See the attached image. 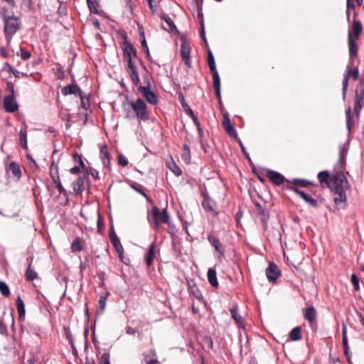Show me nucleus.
I'll list each match as a JSON object with an SVG mask.
<instances>
[{
	"instance_id": "f257e3e1",
	"label": "nucleus",
	"mask_w": 364,
	"mask_h": 364,
	"mask_svg": "<svg viewBox=\"0 0 364 364\" xmlns=\"http://www.w3.org/2000/svg\"><path fill=\"white\" fill-rule=\"evenodd\" d=\"M123 50L124 58L127 62V71L129 73L132 82L135 85H137L140 81L139 76L136 67L132 62V58L136 57V50L134 46L130 43H127L124 44Z\"/></svg>"
},
{
	"instance_id": "f03ea898",
	"label": "nucleus",
	"mask_w": 364,
	"mask_h": 364,
	"mask_svg": "<svg viewBox=\"0 0 364 364\" xmlns=\"http://www.w3.org/2000/svg\"><path fill=\"white\" fill-rule=\"evenodd\" d=\"M331 191L333 193H346L348 186V182L343 171H340L336 174L331 175Z\"/></svg>"
},
{
	"instance_id": "7ed1b4c3",
	"label": "nucleus",
	"mask_w": 364,
	"mask_h": 364,
	"mask_svg": "<svg viewBox=\"0 0 364 364\" xmlns=\"http://www.w3.org/2000/svg\"><path fill=\"white\" fill-rule=\"evenodd\" d=\"M2 18L4 23L5 35L11 38V36L19 29V19L18 17L14 16H8L5 14H2Z\"/></svg>"
},
{
	"instance_id": "20e7f679",
	"label": "nucleus",
	"mask_w": 364,
	"mask_h": 364,
	"mask_svg": "<svg viewBox=\"0 0 364 364\" xmlns=\"http://www.w3.org/2000/svg\"><path fill=\"white\" fill-rule=\"evenodd\" d=\"M353 65L349 64V63L347 65L346 67V72L343 75V80L342 82V96L343 99L345 100L347 94V89L348 86V81L350 76L353 77V79L354 80H356L358 78L359 71L358 68H352V66Z\"/></svg>"
},
{
	"instance_id": "39448f33",
	"label": "nucleus",
	"mask_w": 364,
	"mask_h": 364,
	"mask_svg": "<svg viewBox=\"0 0 364 364\" xmlns=\"http://www.w3.org/2000/svg\"><path fill=\"white\" fill-rule=\"evenodd\" d=\"M130 106L133 109L135 116L144 121L149 119V113L146 111V105L141 99H138L136 102H130Z\"/></svg>"
},
{
	"instance_id": "423d86ee",
	"label": "nucleus",
	"mask_w": 364,
	"mask_h": 364,
	"mask_svg": "<svg viewBox=\"0 0 364 364\" xmlns=\"http://www.w3.org/2000/svg\"><path fill=\"white\" fill-rule=\"evenodd\" d=\"M294 341H296V327L291 331L289 339H287L283 344L285 355L287 358H289L290 360L295 358Z\"/></svg>"
},
{
	"instance_id": "0eeeda50",
	"label": "nucleus",
	"mask_w": 364,
	"mask_h": 364,
	"mask_svg": "<svg viewBox=\"0 0 364 364\" xmlns=\"http://www.w3.org/2000/svg\"><path fill=\"white\" fill-rule=\"evenodd\" d=\"M258 214H259L261 221L264 224V230L266 232L267 237L269 240H270V238L273 239V238H276V237H278L279 239H280L281 235H280V233L278 230H273L272 232L270 233L269 230L267 228V221L269 218V212L265 208L259 207V211Z\"/></svg>"
},
{
	"instance_id": "6e6552de",
	"label": "nucleus",
	"mask_w": 364,
	"mask_h": 364,
	"mask_svg": "<svg viewBox=\"0 0 364 364\" xmlns=\"http://www.w3.org/2000/svg\"><path fill=\"white\" fill-rule=\"evenodd\" d=\"M138 90L149 103L152 105L158 103L157 97L154 92L150 90L149 84L146 87L140 85Z\"/></svg>"
},
{
	"instance_id": "1a4fd4ad",
	"label": "nucleus",
	"mask_w": 364,
	"mask_h": 364,
	"mask_svg": "<svg viewBox=\"0 0 364 364\" xmlns=\"http://www.w3.org/2000/svg\"><path fill=\"white\" fill-rule=\"evenodd\" d=\"M348 48H349V64L353 65L354 60L358 55V46L352 38V33L348 31Z\"/></svg>"
},
{
	"instance_id": "9d476101",
	"label": "nucleus",
	"mask_w": 364,
	"mask_h": 364,
	"mask_svg": "<svg viewBox=\"0 0 364 364\" xmlns=\"http://www.w3.org/2000/svg\"><path fill=\"white\" fill-rule=\"evenodd\" d=\"M190 52L191 47L188 45L187 42L186 41V39L184 38H182L181 44V54L183 60L184 61V63L188 68L191 67V63L190 60Z\"/></svg>"
},
{
	"instance_id": "9b49d317",
	"label": "nucleus",
	"mask_w": 364,
	"mask_h": 364,
	"mask_svg": "<svg viewBox=\"0 0 364 364\" xmlns=\"http://www.w3.org/2000/svg\"><path fill=\"white\" fill-rule=\"evenodd\" d=\"M265 273L269 282L276 281L280 275V271L274 262H269V267L266 269Z\"/></svg>"
},
{
	"instance_id": "f8f14e48",
	"label": "nucleus",
	"mask_w": 364,
	"mask_h": 364,
	"mask_svg": "<svg viewBox=\"0 0 364 364\" xmlns=\"http://www.w3.org/2000/svg\"><path fill=\"white\" fill-rule=\"evenodd\" d=\"M266 176L275 185L279 186L284 182V177L275 171H272L270 169H266Z\"/></svg>"
},
{
	"instance_id": "ddd939ff",
	"label": "nucleus",
	"mask_w": 364,
	"mask_h": 364,
	"mask_svg": "<svg viewBox=\"0 0 364 364\" xmlns=\"http://www.w3.org/2000/svg\"><path fill=\"white\" fill-rule=\"evenodd\" d=\"M317 178L323 188H331L332 178L327 170L320 171L317 175Z\"/></svg>"
},
{
	"instance_id": "4468645a",
	"label": "nucleus",
	"mask_w": 364,
	"mask_h": 364,
	"mask_svg": "<svg viewBox=\"0 0 364 364\" xmlns=\"http://www.w3.org/2000/svg\"><path fill=\"white\" fill-rule=\"evenodd\" d=\"M223 127L227 134L230 136L235 139H237V132L232 124L230 119L228 117V114H223Z\"/></svg>"
},
{
	"instance_id": "2eb2a0df",
	"label": "nucleus",
	"mask_w": 364,
	"mask_h": 364,
	"mask_svg": "<svg viewBox=\"0 0 364 364\" xmlns=\"http://www.w3.org/2000/svg\"><path fill=\"white\" fill-rule=\"evenodd\" d=\"M13 94L14 89L12 88V94L6 96L4 99V107L7 112L10 113L16 112L18 108V105L14 102Z\"/></svg>"
},
{
	"instance_id": "dca6fc26",
	"label": "nucleus",
	"mask_w": 364,
	"mask_h": 364,
	"mask_svg": "<svg viewBox=\"0 0 364 364\" xmlns=\"http://www.w3.org/2000/svg\"><path fill=\"white\" fill-rule=\"evenodd\" d=\"M302 314L305 319H306L312 326L316 324V311L313 306H309L302 309Z\"/></svg>"
},
{
	"instance_id": "f3484780",
	"label": "nucleus",
	"mask_w": 364,
	"mask_h": 364,
	"mask_svg": "<svg viewBox=\"0 0 364 364\" xmlns=\"http://www.w3.org/2000/svg\"><path fill=\"white\" fill-rule=\"evenodd\" d=\"M109 237H110V240H111L117 252L119 254V257L125 264H127V262L123 260L122 254L124 252V250H123V247L120 242L119 239L118 238V237L116 235V234L114 232H110Z\"/></svg>"
},
{
	"instance_id": "a211bd4d",
	"label": "nucleus",
	"mask_w": 364,
	"mask_h": 364,
	"mask_svg": "<svg viewBox=\"0 0 364 364\" xmlns=\"http://www.w3.org/2000/svg\"><path fill=\"white\" fill-rule=\"evenodd\" d=\"M202 196L203 198L202 202V205L203 208L207 211L213 212L215 210V203L212 201L208 193L206 191H203L202 193Z\"/></svg>"
},
{
	"instance_id": "6ab92c4d",
	"label": "nucleus",
	"mask_w": 364,
	"mask_h": 364,
	"mask_svg": "<svg viewBox=\"0 0 364 364\" xmlns=\"http://www.w3.org/2000/svg\"><path fill=\"white\" fill-rule=\"evenodd\" d=\"M61 92L65 96L71 94L80 95V93L82 92V91L80 90V87L77 85L70 84L64 87L62 89Z\"/></svg>"
},
{
	"instance_id": "aec40b11",
	"label": "nucleus",
	"mask_w": 364,
	"mask_h": 364,
	"mask_svg": "<svg viewBox=\"0 0 364 364\" xmlns=\"http://www.w3.org/2000/svg\"><path fill=\"white\" fill-rule=\"evenodd\" d=\"M297 195H299L306 203L314 208L318 207V202L316 200L313 198L311 195L305 193L303 191L297 189Z\"/></svg>"
},
{
	"instance_id": "412c9836",
	"label": "nucleus",
	"mask_w": 364,
	"mask_h": 364,
	"mask_svg": "<svg viewBox=\"0 0 364 364\" xmlns=\"http://www.w3.org/2000/svg\"><path fill=\"white\" fill-rule=\"evenodd\" d=\"M208 240L214 247L215 251L218 252L220 256H223L224 255V250L222 248V244L219 240L211 235L208 236Z\"/></svg>"
},
{
	"instance_id": "4be33fe9",
	"label": "nucleus",
	"mask_w": 364,
	"mask_h": 364,
	"mask_svg": "<svg viewBox=\"0 0 364 364\" xmlns=\"http://www.w3.org/2000/svg\"><path fill=\"white\" fill-rule=\"evenodd\" d=\"M342 345L344 350V354L348 358V344L347 338V326L345 323L342 326Z\"/></svg>"
},
{
	"instance_id": "5701e85b",
	"label": "nucleus",
	"mask_w": 364,
	"mask_h": 364,
	"mask_svg": "<svg viewBox=\"0 0 364 364\" xmlns=\"http://www.w3.org/2000/svg\"><path fill=\"white\" fill-rule=\"evenodd\" d=\"M232 318L239 326H243L242 317L238 314L237 305H234L230 310Z\"/></svg>"
},
{
	"instance_id": "b1692460",
	"label": "nucleus",
	"mask_w": 364,
	"mask_h": 364,
	"mask_svg": "<svg viewBox=\"0 0 364 364\" xmlns=\"http://www.w3.org/2000/svg\"><path fill=\"white\" fill-rule=\"evenodd\" d=\"M363 31V26L359 21H354L352 25V35L353 34L356 39L359 38Z\"/></svg>"
},
{
	"instance_id": "393cba45",
	"label": "nucleus",
	"mask_w": 364,
	"mask_h": 364,
	"mask_svg": "<svg viewBox=\"0 0 364 364\" xmlns=\"http://www.w3.org/2000/svg\"><path fill=\"white\" fill-rule=\"evenodd\" d=\"M77 158L79 159V160H80V166L82 167V168L83 170H85V171H86V173H87V174L91 175L92 177H94V178H96V179L99 178V176H98V171H96L95 169H94V168H91L90 169V171H88L87 168L85 166V165L84 162L82 161V160L81 159L80 156H78V155L76 154H75L74 158L76 159V158H77Z\"/></svg>"
},
{
	"instance_id": "a878e982",
	"label": "nucleus",
	"mask_w": 364,
	"mask_h": 364,
	"mask_svg": "<svg viewBox=\"0 0 364 364\" xmlns=\"http://www.w3.org/2000/svg\"><path fill=\"white\" fill-rule=\"evenodd\" d=\"M208 279L209 283L213 287H218V282L216 276V272L215 269L210 268L208 271Z\"/></svg>"
},
{
	"instance_id": "bb28decb",
	"label": "nucleus",
	"mask_w": 364,
	"mask_h": 364,
	"mask_svg": "<svg viewBox=\"0 0 364 364\" xmlns=\"http://www.w3.org/2000/svg\"><path fill=\"white\" fill-rule=\"evenodd\" d=\"M16 307L20 318H23L25 316L26 311L23 301L21 299L20 296H17L16 299Z\"/></svg>"
},
{
	"instance_id": "cd10ccee",
	"label": "nucleus",
	"mask_w": 364,
	"mask_h": 364,
	"mask_svg": "<svg viewBox=\"0 0 364 364\" xmlns=\"http://www.w3.org/2000/svg\"><path fill=\"white\" fill-rule=\"evenodd\" d=\"M73 191L80 193H82L84 190V180L82 178H78L75 181L72 183Z\"/></svg>"
},
{
	"instance_id": "c85d7f7f",
	"label": "nucleus",
	"mask_w": 364,
	"mask_h": 364,
	"mask_svg": "<svg viewBox=\"0 0 364 364\" xmlns=\"http://www.w3.org/2000/svg\"><path fill=\"white\" fill-rule=\"evenodd\" d=\"M154 254H155V246L154 244H152L149 247L148 250V253L146 255V263L147 266H151L153 264L154 259Z\"/></svg>"
},
{
	"instance_id": "c756f323",
	"label": "nucleus",
	"mask_w": 364,
	"mask_h": 364,
	"mask_svg": "<svg viewBox=\"0 0 364 364\" xmlns=\"http://www.w3.org/2000/svg\"><path fill=\"white\" fill-rule=\"evenodd\" d=\"M50 177L52 178L53 182H55V181L60 180L58 168L54 161H53L52 164H50Z\"/></svg>"
},
{
	"instance_id": "7c9ffc66",
	"label": "nucleus",
	"mask_w": 364,
	"mask_h": 364,
	"mask_svg": "<svg viewBox=\"0 0 364 364\" xmlns=\"http://www.w3.org/2000/svg\"><path fill=\"white\" fill-rule=\"evenodd\" d=\"M100 157L102 160L103 164L107 166L109 164V154L107 151V146H104L100 149Z\"/></svg>"
},
{
	"instance_id": "2f4dec72",
	"label": "nucleus",
	"mask_w": 364,
	"mask_h": 364,
	"mask_svg": "<svg viewBox=\"0 0 364 364\" xmlns=\"http://www.w3.org/2000/svg\"><path fill=\"white\" fill-rule=\"evenodd\" d=\"M9 170L12 172L14 176L19 178L21 177V170L18 164L12 161L9 164Z\"/></svg>"
},
{
	"instance_id": "473e14b6",
	"label": "nucleus",
	"mask_w": 364,
	"mask_h": 364,
	"mask_svg": "<svg viewBox=\"0 0 364 364\" xmlns=\"http://www.w3.org/2000/svg\"><path fill=\"white\" fill-rule=\"evenodd\" d=\"M26 278L27 280L33 281L38 278V273L31 267V264H29L26 272Z\"/></svg>"
},
{
	"instance_id": "72a5a7b5",
	"label": "nucleus",
	"mask_w": 364,
	"mask_h": 364,
	"mask_svg": "<svg viewBox=\"0 0 364 364\" xmlns=\"http://www.w3.org/2000/svg\"><path fill=\"white\" fill-rule=\"evenodd\" d=\"M363 100L359 97H355L354 99V112L356 116L360 115V110L363 106Z\"/></svg>"
},
{
	"instance_id": "f704fd0d",
	"label": "nucleus",
	"mask_w": 364,
	"mask_h": 364,
	"mask_svg": "<svg viewBox=\"0 0 364 364\" xmlns=\"http://www.w3.org/2000/svg\"><path fill=\"white\" fill-rule=\"evenodd\" d=\"M355 97L364 99V81L363 79L360 80L359 83L357 85Z\"/></svg>"
},
{
	"instance_id": "c9c22d12",
	"label": "nucleus",
	"mask_w": 364,
	"mask_h": 364,
	"mask_svg": "<svg viewBox=\"0 0 364 364\" xmlns=\"http://www.w3.org/2000/svg\"><path fill=\"white\" fill-rule=\"evenodd\" d=\"M159 209L157 207L154 206L152 208V218L154 220V223L155 225V228L156 230H158L159 228Z\"/></svg>"
},
{
	"instance_id": "e433bc0d",
	"label": "nucleus",
	"mask_w": 364,
	"mask_h": 364,
	"mask_svg": "<svg viewBox=\"0 0 364 364\" xmlns=\"http://www.w3.org/2000/svg\"><path fill=\"white\" fill-rule=\"evenodd\" d=\"M161 19H163L167 23L171 31H178L177 28L175 26L173 21L168 15L163 14L161 16Z\"/></svg>"
},
{
	"instance_id": "4c0bfd02",
	"label": "nucleus",
	"mask_w": 364,
	"mask_h": 364,
	"mask_svg": "<svg viewBox=\"0 0 364 364\" xmlns=\"http://www.w3.org/2000/svg\"><path fill=\"white\" fill-rule=\"evenodd\" d=\"M208 63L211 72L217 70L214 56L210 50H209L208 53Z\"/></svg>"
},
{
	"instance_id": "58836bf2",
	"label": "nucleus",
	"mask_w": 364,
	"mask_h": 364,
	"mask_svg": "<svg viewBox=\"0 0 364 364\" xmlns=\"http://www.w3.org/2000/svg\"><path fill=\"white\" fill-rule=\"evenodd\" d=\"M71 249L73 252H80L82 250V246L81 245V241L79 237H76L71 245Z\"/></svg>"
},
{
	"instance_id": "ea45409f",
	"label": "nucleus",
	"mask_w": 364,
	"mask_h": 364,
	"mask_svg": "<svg viewBox=\"0 0 364 364\" xmlns=\"http://www.w3.org/2000/svg\"><path fill=\"white\" fill-rule=\"evenodd\" d=\"M169 169L176 175L180 176L182 173L181 169L179 166L173 161L168 164Z\"/></svg>"
},
{
	"instance_id": "a19ab883",
	"label": "nucleus",
	"mask_w": 364,
	"mask_h": 364,
	"mask_svg": "<svg viewBox=\"0 0 364 364\" xmlns=\"http://www.w3.org/2000/svg\"><path fill=\"white\" fill-rule=\"evenodd\" d=\"M159 222L161 221L164 223H169V216L166 209H163L161 212L159 211Z\"/></svg>"
},
{
	"instance_id": "79ce46f5",
	"label": "nucleus",
	"mask_w": 364,
	"mask_h": 364,
	"mask_svg": "<svg viewBox=\"0 0 364 364\" xmlns=\"http://www.w3.org/2000/svg\"><path fill=\"white\" fill-rule=\"evenodd\" d=\"M334 194L338 196V197H335L333 198V201L336 205H338L341 203L346 202V193H334Z\"/></svg>"
},
{
	"instance_id": "37998d69",
	"label": "nucleus",
	"mask_w": 364,
	"mask_h": 364,
	"mask_svg": "<svg viewBox=\"0 0 364 364\" xmlns=\"http://www.w3.org/2000/svg\"><path fill=\"white\" fill-rule=\"evenodd\" d=\"M0 291L4 296H9L10 295V290L8 285L2 281H0Z\"/></svg>"
},
{
	"instance_id": "c03bdc74",
	"label": "nucleus",
	"mask_w": 364,
	"mask_h": 364,
	"mask_svg": "<svg viewBox=\"0 0 364 364\" xmlns=\"http://www.w3.org/2000/svg\"><path fill=\"white\" fill-rule=\"evenodd\" d=\"M186 112L188 113V114L192 118V119L193 120L195 124L198 127V129L200 133H201V129H200V123L197 119V117H196V115L194 114L193 110L191 109V108H188L186 109Z\"/></svg>"
},
{
	"instance_id": "a18cd8bd",
	"label": "nucleus",
	"mask_w": 364,
	"mask_h": 364,
	"mask_svg": "<svg viewBox=\"0 0 364 364\" xmlns=\"http://www.w3.org/2000/svg\"><path fill=\"white\" fill-rule=\"evenodd\" d=\"M212 74H213V87L214 88H218V87H220V77H219V74L218 73L217 70L214 71V72H211Z\"/></svg>"
},
{
	"instance_id": "49530a36",
	"label": "nucleus",
	"mask_w": 364,
	"mask_h": 364,
	"mask_svg": "<svg viewBox=\"0 0 364 364\" xmlns=\"http://www.w3.org/2000/svg\"><path fill=\"white\" fill-rule=\"evenodd\" d=\"M350 112H351V108L349 106L347 109L346 110V126L348 129V132H350L352 124H351V119H350Z\"/></svg>"
},
{
	"instance_id": "de8ad7c7",
	"label": "nucleus",
	"mask_w": 364,
	"mask_h": 364,
	"mask_svg": "<svg viewBox=\"0 0 364 364\" xmlns=\"http://www.w3.org/2000/svg\"><path fill=\"white\" fill-rule=\"evenodd\" d=\"M79 97L81 100V107L83 109H87L89 107V101L88 99L86 98L85 94L83 92H80Z\"/></svg>"
},
{
	"instance_id": "09e8293b",
	"label": "nucleus",
	"mask_w": 364,
	"mask_h": 364,
	"mask_svg": "<svg viewBox=\"0 0 364 364\" xmlns=\"http://www.w3.org/2000/svg\"><path fill=\"white\" fill-rule=\"evenodd\" d=\"M350 282L353 286V289L355 291H358L360 289V285H359V279L356 276L355 274H353L350 277Z\"/></svg>"
},
{
	"instance_id": "8fccbe9b",
	"label": "nucleus",
	"mask_w": 364,
	"mask_h": 364,
	"mask_svg": "<svg viewBox=\"0 0 364 364\" xmlns=\"http://www.w3.org/2000/svg\"><path fill=\"white\" fill-rule=\"evenodd\" d=\"M348 151L347 144H340L339 146V156L346 158V155Z\"/></svg>"
},
{
	"instance_id": "3c124183",
	"label": "nucleus",
	"mask_w": 364,
	"mask_h": 364,
	"mask_svg": "<svg viewBox=\"0 0 364 364\" xmlns=\"http://www.w3.org/2000/svg\"><path fill=\"white\" fill-rule=\"evenodd\" d=\"M312 184V182L309 180L297 178V187H308Z\"/></svg>"
},
{
	"instance_id": "603ef678",
	"label": "nucleus",
	"mask_w": 364,
	"mask_h": 364,
	"mask_svg": "<svg viewBox=\"0 0 364 364\" xmlns=\"http://www.w3.org/2000/svg\"><path fill=\"white\" fill-rule=\"evenodd\" d=\"M20 140L23 143V148L27 149V134L26 131L21 129L20 132Z\"/></svg>"
},
{
	"instance_id": "864d4df0",
	"label": "nucleus",
	"mask_w": 364,
	"mask_h": 364,
	"mask_svg": "<svg viewBox=\"0 0 364 364\" xmlns=\"http://www.w3.org/2000/svg\"><path fill=\"white\" fill-rule=\"evenodd\" d=\"M99 364H110L109 363V354L105 353L101 356L100 362Z\"/></svg>"
},
{
	"instance_id": "5fc2aeb1",
	"label": "nucleus",
	"mask_w": 364,
	"mask_h": 364,
	"mask_svg": "<svg viewBox=\"0 0 364 364\" xmlns=\"http://www.w3.org/2000/svg\"><path fill=\"white\" fill-rule=\"evenodd\" d=\"M142 36H143V40L141 41V46L144 49V50L146 51L147 58H149V57H150L149 50V48H148V46H147V43H146L144 35L142 34Z\"/></svg>"
},
{
	"instance_id": "6e6d98bb",
	"label": "nucleus",
	"mask_w": 364,
	"mask_h": 364,
	"mask_svg": "<svg viewBox=\"0 0 364 364\" xmlns=\"http://www.w3.org/2000/svg\"><path fill=\"white\" fill-rule=\"evenodd\" d=\"M20 52L21 58L23 60H28L31 57V53L23 48H21Z\"/></svg>"
},
{
	"instance_id": "4d7b16f0",
	"label": "nucleus",
	"mask_w": 364,
	"mask_h": 364,
	"mask_svg": "<svg viewBox=\"0 0 364 364\" xmlns=\"http://www.w3.org/2000/svg\"><path fill=\"white\" fill-rule=\"evenodd\" d=\"M346 164V158L340 157L338 158V160L336 164V167L338 169H342Z\"/></svg>"
},
{
	"instance_id": "13d9d810",
	"label": "nucleus",
	"mask_w": 364,
	"mask_h": 364,
	"mask_svg": "<svg viewBox=\"0 0 364 364\" xmlns=\"http://www.w3.org/2000/svg\"><path fill=\"white\" fill-rule=\"evenodd\" d=\"M346 164V158L340 157L338 158V160L336 164V167L338 169H342Z\"/></svg>"
},
{
	"instance_id": "bf43d9fd",
	"label": "nucleus",
	"mask_w": 364,
	"mask_h": 364,
	"mask_svg": "<svg viewBox=\"0 0 364 364\" xmlns=\"http://www.w3.org/2000/svg\"><path fill=\"white\" fill-rule=\"evenodd\" d=\"M118 161H119V164L121 165V166H127L128 164V160L127 159L123 156L122 154H120L118 157Z\"/></svg>"
},
{
	"instance_id": "052dcab7",
	"label": "nucleus",
	"mask_w": 364,
	"mask_h": 364,
	"mask_svg": "<svg viewBox=\"0 0 364 364\" xmlns=\"http://www.w3.org/2000/svg\"><path fill=\"white\" fill-rule=\"evenodd\" d=\"M285 188L296 192V178L292 180L291 184H290L289 182H287V183L285 185Z\"/></svg>"
},
{
	"instance_id": "680f3d73",
	"label": "nucleus",
	"mask_w": 364,
	"mask_h": 364,
	"mask_svg": "<svg viewBox=\"0 0 364 364\" xmlns=\"http://www.w3.org/2000/svg\"><path fill=\"white\" fill-rule=\"evenodd\" d=\"M106 301H107V297L106 296H101L100 299V301H99V304H100V309L101 311H104L105 308V306H106Z\"/></svg>"
},
{
	"instance_id": "e2e57ef3",
	"label": "nucleus",
	"mask_w": 364,
	"mask_h": 364,
	"mask_svg": "<svg viewBox=\"0 0 364 364\" xmlns=\"http://www.w3.org/2000/svg\"><path fill=\"white\" fill-rule=\"evenodd\" d=\"M87 5L89 7L90 11L92 13H97V9L94 5V3L91 0H87Z\"/></svg>"
},
{
	"instance_id": "0e129e2a",
	"label": "nucleus",
	"mask_w": 364,
	"mask_h": 364,
	"mask_svg": "<svg viewBox=\"0 0 364 364\" xmlns=\"http://www.w3.org/2000/svg\"><path fill=\"white\" fill-rule=\"evenodd\" d=\"M56 185V187L59 191L60 193H63L64 191H65V189L63 187L62 184H61V182H60V180L59 181H57L55 182H54Z\"/></svg>"
},
{
	"instance_id": "69168bd1",
	"label": "nucleus",
	"mask_w": 364,
	"mask_h": 364,
	"mask_svg": "<svg viewBox=\"0 0 364 364\" xmlns=\"http://www.w3.org/2000/svg\"><path fill=\"white\" fill-rule=\"evenodd\" d=\"M145 362L146 364H157L159 362L156 358H148V356L145 357Z\"/></svg>"
},
{
	"instance_id": "338daca9",
	"label": "nucleus",
	"mask_w": 364,
	"mask_h": 364,
	"mask_svg": "<svg viewBox=\"0 0 364 364\" xmlns=\"http://www.w3.org/2000/svg\"><path fill=\"white\" fill-rule=\"evenodd\" d=\"M346 9H348L349 10L350 9H355V4H354L353 0H347L346 1Z\"/></svg>"
},
{
	"instance_id": "774afa93",
	"label": "nucleus",
	"mask_w": 364,
	"mask_h": 364,
	"mask_svg": "<svg viewBox=\"0 0 364 364\" xmlns=\"http://www.w3.org/2000/svg\"><path fill=\"white\" fill-rule=\"evenodd\" d=\"M132 188L136 191H137L138 193H141L142 196H143V193H145L144 191H143V188L141 186H138V185H133L132 186Z\"/></svg>"
}]
</instances>
